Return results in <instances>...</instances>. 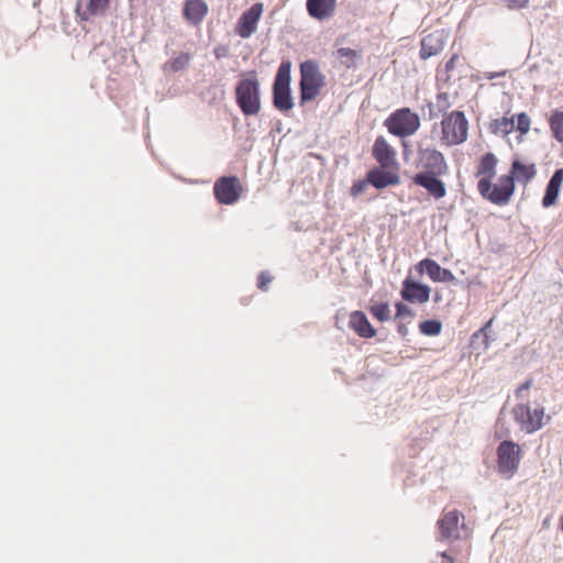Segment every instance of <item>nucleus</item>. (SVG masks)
<instances>
[{"label": "nucleus", "mask_w": 563, "mask_h": 563, "mask_svg": "<svg viewBox=\"0 0 563 563\" xmlns=\"http://www.w3.org/2000/svg\"><path fill=\"white\" fill-rule=\"evenodd\" d=\"M441 144L454 146L466 141L468 135V121L462 111H452L441 121Z\"/></svg>", "instance_id": "1"}, {"label": "nucleus", "mask_w": 563, "mask_h": 563, "mask_svg": "<svg viewBox=\"0 0 563 563\" xmlns=\"http://www.w3.org/2000/svg\"><path fill=\"white\" fill-rule=\"evenodd\" d=\"M515 181L512 177L503 175L497 179L496 184L492 180H478L477 190L479 195L489 202L497 206H506L510 201L515 192Z\"/></svg>", "instance_id": "2"}, {"label": "nucleus", "mask_w": 563, "mask_h": 563, "mask_svg": "<svg viewBox=\"0 0 563 563\" xmlns=\"http://www.w3.org/2000/svg\"><path fill=\"white\" fill-rule=\"evenodd\" d=\"M384 125L390 134L398 137H407L418 131L420 128V118L409 108H400L387 117Z\"/></svg>", "instance_id": "3"}, {"label": "nucleus", "mask_w": 563, "mask_h": 563, "mask_svg": "<svg viewBox=\"0 0 563 563\" xmlns=\"http://www.w3.org/2000/svg\"><path fill=\"white\" fill-rule=\"evenodd\" d=\"M325 85V77L314 60H306L300 65L301 100H313Z\"/></svg>", "instance_id": "4"}, {"label": "nucleus", "mask_w": 563, "mask_h": 563, "mask_svg": "<svg viewBox=\"0 0 563 563\" xmlns=\"http://www.w3.org/2000/svg\"><path fill=\"white\" fill-rule=\"evenodd\" d=\"M496 454L498 473L510 479L518 472L522 459L520 445L511 440H505L497 446Z\"/></svg>", "instance_id": "5"}, {"label": "nucleus", "mask_w": 563, "mask_h": 563, "mask_svg": "<svg viewBox=\"0 0 563 563\" xmlns=\"http://www.w3.org/2000/svg\"><path fill=\"white\" fill-rule=\"evenodd\" d=\"M515 421L526 433H533L540 430L549 420L542 406L536 407L533 410L527 404H518L512 408Z\"/></svg>", "instance_id": "6"}, {"label": "nucleus", "mask_w": 563, "mask_h": 563, "mask_svg": "<svg viewBox=\"0 0 563 563\" xmlns=\"http://www.w3.org/2000/svg\"><path fill=\"white\" fill-rule=\"evenodd\" d=\"M372 155L379 167L384 169H399L397 152L384 136H377L372 148Z\"/></svg>", "instance_id": "7"}, {"label": "nucleus", "mask_w": 563, "mask_h": 563, "mask_svg": "<svg viewBox=\"0 0 563 563\" xmlns=\"http://www.w3.org/2000/svg\"><path fill=\"white\" fill-rule=\"evenodd\" d=\"M419 162L422 167L421 173L445 175L448 164L443 154L434 148H419Z\"/></svg>", "instance_id": "8"}, {"label": "nucleus", "mask_w": 563, "mask_h": 563, "mask_svg": "<svg viewBox=\"0 0 563 563\" xmlns=\"http://www.w3.org/2000/svg\"><path fill=\"white\" fill-rule=\"evenodd\" d=\"M431 289L428 285H422L407 277L401 284L400 296L410 303H426L430 299Z\"/></svg>", "instance_id": "9"}, {"label": "nucleus", "mask_w": 563, "mask_h": 563, "mask_svg": "<svg viewBox=\"0 0 563 563\" xmlns=\"http://www.w3.org/2000/svg\"><path fill=\"white\" fill-rule=\"evenodd\" d=\"M441 175L417 173L412 177L413 184L424 188L428 194L439 200L446 195L445 184L440 179Z\"/></svg>", "instance_id": "10"}, {"label": "nucleus", "mask_w": 563, "mask_h": 563, "mask_svg": "<svg viewBox=\"0 0 563 563\" xmlns=\"http://www.w3.org/2000/svg\"><path fill=\"white\" fill-rule=\"evenodd\" d=\"M463 515L456 510H444L438 520V528L443 539L459 538L460 520Z\"/></svg>", "instance_id": "11"}, {"label": "nucleus", "mask_w": 563, "mask_h": 563, "mask_svg": "<svg viewBox=\"0 0 563 563\" xmlns=\"http://www.w3.org/2000/svg\"><path fill=\"white\" fill-rule=\"evenodd\" d=\"M368 181L376 189H383L387 186H395L400 183L398 169H384L374 167L367 173Z\"/></svg>", "instance_id": "12"}, {"label": "nucleus", "mask_w": 563, "mask_h": 563, "mask_svg": "<svg viewBox=\"0 0 563 563\" xmlns=\"http://www.w3.org/2000/svg\"><path fill=\"white\" fill-rule=\"evenodd\" d=\"M349 327L363 339H372L376 335V330L371 324L365 313L360 310L350 313Z\"/></svg>", "instance_id": "13"}, {"label": "nucleus", "mask_w": 563, "mask_h": 563, "mask_svg": "<svg viewBox=\"0 0 563 563\" xmlns=\"http://www.w3.org/2000/svg\"><path fill=\"white\" fill-rule=\"evenodd\" d=\"M419 271L426 272L432 282H452L454 275L451 271L441 267L434 260L424 258L418 264Z\"/></svg>", "instance_id": "14"}, {"label": "nucleus", "mask_w": 563, "mask_h": 563, "mask_svg": "<svg viewBox=\"0 0 563 563\" xmlns=\"http://www.w3.org/2000/svg\"><path fill=\"white\" fill-rule=\"evenodd\" d=\"M336 0H307L310 16L317 20L330 19L335 11Z\"/></svg>", "instance_id": "15"}, {"label": "nucleus", "mask_w": 563, "mask_h": 563, "mask_svg": "<svg viewBox=\"0 0 563 563\" xmlns=\"http://www.w3.org/2000/svg\"><path fill=\"white\" fill-rule=\"evenodd\" d=\"M563 184V168H559L554 172L550 178L544 196L542 198L543 208H550L558 202L561 186Z\"/></svg>", "instance_id": "16"}, {"label": "nucleus", "mask_w": 563, "mask_h": 563, "mask_svg": "<svg viewBox=\"0 0 563 563\" xmlns=\"http://www.w3.org/2000/svg\"><path fill=\"white\" fill-rule=\"evenodd\" d=\"M537 175V167L533 163H523L519 159H515L511 164L510 173L507 176L512 177V180H517L520 184L527 185Z\"/></svg>", "instance_id": "17"}, {"label": "nucleus", "mask_w": 563, "mask_h": 563, "mask_svg": "<svg viewBox=\"0 0 563 563\" xmlns=\"http://www.w3.org/2000/svg\"><path fill=\"white\" fill-rule=\"evenodd\" d=\"M498 159L493 153H486L481 157L477 165L476 177L478 180H493L496 176Z\"/></svg>", "instance_id": "18"}, {"label": "nucleus", "mask_w": 563, "mask_h": 563, "mask_svg": "<svg viewBox=\"0 0 563 563\" xmlns=\"http://www.w3.org/2000/svg\"><path fill=\"white\" fill-rule=\"evenodd\" d=\"M443 48V41L441 34L438 32L426 35L421 41L420 57L428 59L437 55Z\"/></svg>", "instance_id": "19"}, {"label": "nucleus", "mask_w": 563, "mask_h": 563, "mask_svg": "<svg viewBox=\"0 0 563 563\" xmlns=\"http://www.w3.org/2000/svg\"><path fill=\"white\" fill-rule=\"evenodd\" d=\"M548 122L552 136L561 144V156L563 157V111L553 110Z\"/></svg>", "instance_id": "20"}, {"label": "nucleus", "mask_w": 563, "mask_h": 563, "mask_svg": "<svg viewBox=\"0 0 563 563\" xmlns=\"http://www.w3.org/2000/svg\"><path fill=\"white\" fill-rule=\"evenodd\" d=\"M489 130L495 135L506 136L515 130V118L505 115L495 119L489 123Z\"/></svg>", "instance_id": "21"}, {"label": "nucleus", "mask_w": 563, "mask_h": 563, "mask_svg": "<svg viewBox=\"0 0 563 563\" xmlns=\"http://www.w3.org/2000/svg\"><path fill=\"white\" fill-rule=\"evenodd\" d=\"M335 56L340 60L342 66H344L347 69H351L356 68L357 60L361 58V53L349 47H341L336 49Z\"/></svg>", "instance_id": "22"}, {"label": "nucleus", "mask_w": 563, "mask_h": 563, "mask_svg": "<svg viewBox=\"0 0 563 563\" xmlns=\"http://www.w3.org/2000/svg\"><path fill=\"white\" fill-rule=\"evenodd\" d=\"M371 314L380 322L388 321L390 319V308L387 302L374 303L368 308Z\"/></svg>", "instance_id": "23"}, {"label": "nucleus", "mask_w": 563, "mask_h": 563, "mask_svg": "<svg viewBox=\"0 0 563 563\" xmlns=\"http://www.w3.org/2000/svg\"><path fill=\"white\" fill-rule=\"evenodd\" d=\"M419 330L423 335L435 336L442 331V322L439 320H426L419 323Z\"/></svg>", "instance_id": "24"}, {"label": "nucleus", "mask_w": 563, "mask_h": 563, "mask_svg": "<svg viewBox=\"0 0 563 563\" xmlns=\"http://www.w3.org/2000/svg\"><path fill=\"white\" fill-rule=\"evenodd\" d=\"M531 126V120L529 115L525 112L519 113L517 115V125H515V129H517L521 134H527Z\"/></svg>", "instance_id": "25"}, {"label": "nucleus", "mask_w": 563, "mask_h": 563, "mask_svg": "<svg viewBox=\"0 0 563 563\" xmlns=\"http://www.w3.org/2000/svg\"><path fill=\"white\" fill-rule=\"evenodd\" d=\"M395 308H396V314H395V319H405V318H409V319H412L415 317V312L413 310L408 307L407 305H405L404 302H396L395 305Z\"/></svg>", "instance_id": "26"}, {"label": "nucleus", "mask_w": 563, "mask_h": 563, "mask_svg": "<svg viewBox=\"0 0 563 563\" xmlns=\"http://www.w3.org/2000/svg\"><path fill=\"white\" fill-rule=\"evenodd\" d=\"M368 185H369V181H368L367 177H366V179L355 181L350 189L351 196L354 198L358 197L367 189Z\"/></svg>", "instance_id": "27"}, {"label": "nucleus", "mask_w": 563, "mask_h": 563, "mask_svg": "<svg viewBox=\"0 0 563 563\" xmlns=\"http://www.w3.org/2000/svg\"><path fill=\"white\" fill-rule=\"evenodd\" d=\"M437 107L441 112H445L449 108L452 107V102L450 101V95L446 92H440L437 96Z\"/></svg>", "instance_id": "28"}, {"label": "nucleus", "mask_w": 563, "mask_h": 563, "mask_svg": "<svg viewBox=\"0 0 563 563\" xmlns=\"http://www.w3.org/2000/svg\"><path fill=\"white\" fill-rule=\"evenodd\" d=\"M509 9H521L525 8L529 0H501Z\"/></svg>", "instance_id": "29"}, {"label": "nucleus", "mask_w": 563, "mask_h": 563, "mask_svg": "<svg viewBox=\"0 0 563 563\" xmlns=\"http://www.w3.org/2000/svg\"><path fill=\"white\" fill-rule=\"evenodd\" d=\"M532 386V380L531 379H528L526 380L525 383H522L515 391V395L517 398H522L523 397V391L525 390H528L530 387Z\"/></svg>", "instance_id": "30"}, {"label": "nucleus", "mask_w": 563, "mask_h": 563, "mask_svg": "<svg viewBox=\"0 0 563 563\" xmlns=\"http://www.w3.org/2000/svg\"><path fill=\"white\" fill-rule=\"evenodd\" d=\"M291 107H292V101H291L289 88L284 85V110L290 109Z\"/></svg>", "instance_id": "31"}, {"label": "nucleus", "mask_w": 563, "mask_h": 563, "mask_svg": "<svg viewBox=\"0 0 563 563\" xmlns=\"http://www.w3.org/2000/svg\"><path fill=\"white\" fill-rule=\"evenodd\" d=\"M459 60H460L459 55L454 54V55H453V56H452V57L446 62V64H445V70H446V71H452V70L455 68V66H456V64H457V62H459Z\"/></svg>", "instance_id": "32"}, {"label": "nucleus", "mask_w": 563, "mask_h": 563, "mask_svg": "<svg viewBox=\"0 0 563 563\" xmlns=\"http://www.w3.org/2000/svg\"><path fill=\"white\" fill-rule=\"evenodd\" d=\"M397 332L399 333L400 336L405 338L408 335V327L406 323H404L402 321H400L397 325Z\"/></svg>", "instance_id": "33"}, {"label": "nucleus", "mask_w": 563, "mask_h": 563, "mask_svg": "<svg viewBox=\"0 0 563 563\" xmlns=\"http://www.w3.org/2000/svg\"><path fill=\"white\" fill-rule=\"evenodd\" d=\"M492 322H493V319H490V320L485 324V327H484V328H482L478 332H475V333H474V336H477L479 333L484 332L488 327H490V325H492Z\"/></svg>", "instance_id": "34"}, {"label": "nucleus", "mask_w": 563, "mask_h": 563, "mask_svg": "<svg viewBox=\"0 0 563 563\" xmlns=\"http://www.w3.org/2000/svg\"><path fill=\"white\" fill-rule=\"evenodd\" d=\"M560 527H561V530L563 531V515L560 518Z\"/></svg>", "instance_id": "35"}, {"label": "nucleus", "mask_w": 563, "mask_h": 563, "mask_svg": "<svg viewBox=\"0 0 563 563\" xmlns=\"http://www.w3.org/2000/svg\"><path fill=\"white\" fill-rule=\"evenodd\" d=\"M289 66H290L289 64H287V65L284 64V66H283L284 73L289 69Z\"/></svg>", "instance_id": "36"}, {"label": "nucleus", "mask_w": 563, "mask_h": 563, "mask_svg": "<svg viewBox=\"0 0 563 563\" xmlns=\"http://www.w3.org/2000/svg\"><path fill=\"white\" fill-rule=\"evenodd\" d=\"M461 529H465V523L464 522L461 523Z\"/></svg>", "instance_id": "37"}]
</instances>
